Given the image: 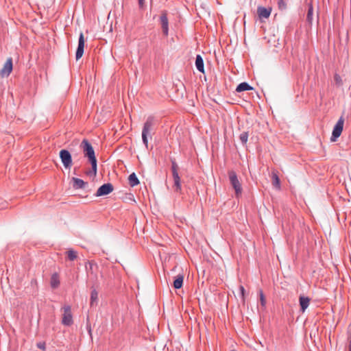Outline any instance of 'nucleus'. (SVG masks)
I'll use <instances>...</instances> for the list:
<instances>
[{"label": "nucleus", "mask_w": 351, "mask_h": 351, "mask_svg": "<svg viewBox=\"0 0 351 351\" xmlns=\"http://www.w3.org/2000/svg\"><path fill=\"white\" fill-rule=\"evenodd\" d=\"M171 172H172V176L174 182V187H175V191L177 193H182V186H181V180L178 174V169L179 167L176 161L175 158H171Z\"/></svg>", "instance_id": "f257e3e1"}, {"label": "nucleus", "mask_w": 351, "mask_h": 351, "mask_svg": "<svg viewBox=\"0 0 351 351\" xmlns=\"http://www.w3.org/2000/svg\"><path fill=\"white\" fill-rule=\"evenodd\" d=\"M154 125V117L149 116L147 117V120L143 124V130H142V141L145 146L148 147V138L147 135L150 134L151 131L153 130V126Z\"/></svg>", "instance_id": "f03ea898"}, {"label": "nucleus", "mask_w": 351, "mask_h": 351, "mask_svg": "<svg viewBox=\"0 0 351 351\" xmlns=\"http://www.w3.org/2000/svg\"><path fill=\"white\" fill-rule=\"evenodd\" d=\"M230 183L235 191V196L239 197L242 193V186L240 181L239 180L238 176L236 172L233 170H230L228 173Z\"/></svg>", "instance_id": "7ed1b4c3"}, {"label": "nucleus", "mask_w": 351, "mask_h": 351, "mask_svg": "<svg viewBox=\"0 0 351 351\" xmlns=\"http://www.w3.org/2000/svg\"><path fill=\"white\" fill-rule=\"evenodd\" d=\"M80 147L82 148V149L83 151L84 157H86L88 160V161L97 159L96 156H95L94 149H93L92 145L90 143V142L87 139H84L82 141V143L80 144Z\"/></svg>", "instance_id": "20e7f679"}, {"label": "nucleus", "mask_w": 351, "mask_h": 351, "mask_svg": "<svg viewBox=\"0 0 351 351\" xmlns=\"http://www.w3.org/2000/svg\"><path fill=\"white\" fill-rule=\"evenodd\" d=\"M61 162L66 169H70L73 165L72 156L69 151L63 149L59 152Z\"/></svg>", "instance_id": "39448f33"}, {"label": "nucleus", "mask_w": 351, "mask_h": 351, "mask_svg": "<svg viewBox=\"0 0 351 351\" xmlns=\"http://www.w3.org/2000/svg\"><path fill=\"white\" fill-rule=\"evenodd\" d=\"M343 123L344 120L342 117H341L335 124L332 130V136L330 137L331 142H335L337 139L340 136L343 131Z\"/></svg>", "instance_id": "423d86ee"}, {"label": "nucleus", "mask_w": 351, "mask_h": 351, "mask_svg": "<svg viewBox=\"0 0 351 351\" xmlns=\"http://www.w3.org/2000/svg\"><path fill=\"white\" fill-rule=\"evenodd\" d=\"M63 308L64 313L62 316V324L64 326H70L73 323L71 306H65Z\"/></svg>", "instance_id": "0eeeda50"}, {"label": "nucleus", "mask_w": 351, "mask_h": 351, "mask_svg": "<svg viewBox=\"0 0 351 351\" xmlns=\"http://www.w3.org/2000/svg\"><path fill=\"white\" fill-rule=\"evenodd\" d=\"M159 22L161 25L162 34L167 37L169 34V21L167 11L164 10L162 12L159 19Z\"/></svg>", "instance_id": "6e6552de"}, {"label": "nucleus", "mask_w": 351, "mask_h": 351, "mask_svg": "<svg viewBox=\"0 0 351 351\" xmlns=\"http://www.w3.org/2000/svg\"><path fill=\"white\" fill-rule=\"evenodd\" d=\"M114 190V186L111 183H106L99 186L95 194L96 197L104 196L110 194Z\"/></svg>", "instance_id": "1a4fd4ad"}, {"label": "nucleus", "mask_w": 351, "mask_h": 351, "mask_svg": "<svg viewBox=\"0 0 351 351\" xmlns=\"http://www.w3.org/2000/svg\"><path fill=\"white\" fill-rule=\"evenodd\" d=\"M84 45H85V40L84 34L82 32H80L79 38H78V45L75 52V59L76 60H80L83 54L84 51Z\"/></svg>", "instance_id": "9d476101"}, {"label": "nucleus", "mask_w": 351, "mask_h": 351, "mask_svg": "<svg viewBox=\"0 0 351 351\" xmlns=\"http://www.w3.org/2000/svg\"><path fill=\"white\" fill-rule=\"evenodd\" d=\"M13 69V62L12 58H8L3 64V68L0 71L1 77H8Z\"/></svg>", "instance_id": "9b49d317"}, {"label": "nucleus", "mask_w": 351, "mask_h": 351, "mask_svg": "<svg viewBox=\"0 0 351 351\" xmlns=\"http://www.w3.org/2000/svg\"><path fill=\"white\" fill-rule=\"evenodd\" d=\"M72 186L74 189H84L88 186V182H84L83 180L77 178H72Z\"/></svg>", "instance_id": "f8f14e48"}, {"label": "nucleus", "mask_w": 351, "mask_h": 351, "mask_svg": "<svg viewBox=\"0 0 351 351\" xmlns=\"http://www.w3.org/2000/svg\"><path fill=\"white\" fill-rule=\"evenodd\" d=\"M311 302V298L304 296V295H300L299 297V304L300 307V311L302 313H304V311L306 310V308L308 307Z\"/></svg>", "instance_id": "ddd939ff"}, {"label": "nucleus", "mask_w": 351, "mask_h": 351, "mask_svg": "<svg viewBox=\"0 0 351 351\" xmlns=\"http://www.w3.org/2000/svg\"><path fill=\"white\" fill-rule=\"evenodd\" d=\"M271 8H267L263 6H258L257 13L260 19H267L271 14Z\"/></svg>", "instance_id": "4468645a"}, {"label": "nucleus", "mask_w": 351, "mask_h": 351, "mask_svg": "<svg viewBox=\"0 0 351 351\" xmlns=\"http://www.w3.org/2000/svg\"><path fill=\"white\" fill-rule=\"evenodd\" d=\"M184 275L180 274L175 277L173 282V287L175 289H179L183 286Z\"/></svg>", "instance_id": "2eb2a0df"}, {"label": "nucleus", "mask_w": 351, "mask_h": 351, "mask_svg": "<svg viewBox=\"0 0 351 351\" xmlns=\"http://www.w3.org/2000/svg\"><path fill=\"white\" fill-rule=\"evenodd\" d=\"M195 66L198 71L204 73V60L201 55L197 54L195 58Z\"/></svg>", "instance_id": "dca6fc26"}, {"label": "nucleus", "mask_w": 351, "mask_h": 351, "mask_svg": "<svg viewBox=\"0 0 351 351\" xmlns=\"http://www.w3.org/2000/svg\"><path fill=\"white\" fill-rule=\"evenodd\" d=\"M254 88L251 86L247 82H241L240 83L236 88V91L238 93H241L246 90H253Z\"/></svg>", "instance_id": "f3484780"}, {"label": "nucleus", "mask_w": 351, "mask_h": 351, "mask_svg": "<svg viewBox=\"0 0 351 351\" xmlns=\"http://www.w3.org/2000/svg\"><path fill=\"white\" fill-rule=\"evenodd\" d=\"M271 182L272 185L277 189H280V180L276 172L272 171L271 173Z\"/></svg>", "instance_id": "a211bd4d"}, {"label": "nucleus", "mask_w": 351, "mask_h": 351, "mask_svg": "<svg viewBox=\"0 0 351 351\" xmlns=\"http://www.w3.org/2000/svg\"><path fill=\"white\" fill-rule=\"evenodd\" d=\"M128 182L130 186L134 187L139 184L140 182L135 173H132L128 177Z\"/></svg>", "instance_id": "6ab92c4d"}, {"label": "nucleus", "mask_w": 351, "mask_h": 351, "mask_svg": "<svg viewBox=\"0 0 351 351\" xmlns=\"http://www.w3.org/2000/svg\"><path fill=\"white\" fill-rule=\"evenodd\" d=\"M89 162L91 165V170L86 171V174L88 176L93 175L94 176H95L97 171V159H95L90 160Z\"/></svg>", "instance_id": "aec40b11"}, {"label": "nucleus", "mask_w": 351, "mask_h": 351, "mask_svg": "<svg viewBox=\"0 0 351 351\" xmlns=\"http://www.w3.org/2000/svg\"><path fill=\"white\" fill-rule=\"evenodd\" d=\"M98 302V292L95 289H93L90 292V306L97 305Z\"/></svg>", "instance_id": "412c9836"}, {"label": "nucleus", "mask_w": 351, "mask_h": 351, "mask_svg": "<svg viewBox=\"0 0 351 351\" xmlns=\"http://www.w3.org/2000/svg\"><path fill=\"white\" fill-rule=\"evenodd\" d=\"M60 285L59 277L57 274H53L51 278V287L53 289L57 288Z\"/></svg>", "instance_id": "4be33fe9"}, {"label": "nucleus", "mask_w": 351, "mask_h": 351, "mask_svg": "<svg viewBox=\"0 0 351 351\" xmlns=\"http://www.w3.org/2000/svg\"><path fill=\"white\" fill-rule=\"evenodd\" d=\"M313 8L312 4H309L308 5V12L306 15V21L309 23H312L313 20Z\"/></svg>", "instance_id": "5701e85b"}, {"label": "nucleus", "mask_w": 351, "mask_h": 351, "mask_svg": "<svg viewBox=\"0 0 351 351\" xmlns=\"http://www.w3.org/2000/svg\"><path fill=\"white\" fill-rule=\"evenodd\" d=\"M248 132H243L239 135V140L241 141L243 145H245L248 139Z\"/></svg>", "instance_id": "b1692460"}, {"label": "nucleus", "mask_w": 351, "mask_h": 351, "mask_svg": "<svg viewBox=\"0 0 351 351\" xmlns=\"http://www.w3.org/2000/svg\"><path fill=\"white\" fill-rule=\"evenodd\" d=\"M67 256L69 261H73L75 259L77 258V252L74 251L73 250H69L66 252Z\"/></svg>", "instance_id": "393cba45"}, {"label": "nucleus", "mask_w": 351, "mask_h": 351, "mask_svg": "<svg viewBox=\"0 0 351 351\" xmlns=\"http://www.w3.org/2000/svg\"><path fill=\"white\" fill-rule=\"evenodd\" d=\"M260 297V303L262 307L265 308L266 306V299L262 289L258 291Z\"/></svg>", "instance_id": "a878e982"}, {"label": "nucleus", "mask_w": 351, "mask_h": 351, "mask_svg": "<svg viewBox=\"0 0 351 351\" xmlns=\"http://www.w3.org/2000/svg\"><path fill=\"white\" fill-rule=\"evenodd\" d=\"M278 7L280 10H285L287 8V3L285 0H278Z\"/></svg>", "instance_id": "bb28decb"}, {"label": "nucleus", "mask_w": 351, "mask_h": 351, "mask_svg": "<svg viewBox=\"0 0 351 351\" xmlns=\"http://www.w3.org/2000/svg\"><path fill=\"white\" fill-rule=\"evenodd\" d=\"M348 344H347V350L348 351H351V335L348 333Z\"/></svg>", "instance_id": "cd10ccee"}, {"label": "nucleus", "mask_w": 351, "mask_h": 351, "mask_svg": "<svg viewBox=\"0 0 351 351\" xmlns=\"http://www.w3.org/2000/svg\"><path fill=\"white\" fill-rule=\"evenodd\" d=\"M239 290H240V293H241L242 299H243V300H244L245 292V288L243 286H240Z\"/></svg>", "instance_id": "c85d7f7f"}, {"label": "nucleus", "mask_w": 351, "mask_h": 351, "mask_svg": "<svg viewBox=\"0 0 351 351\" xmlns=\"http://www.w3.org/2000/svg\"><path fill=\"white\" fill-rule=\"evenodd\" d=\"M138 6L141 9H143L145 6V0H138Z\"/></svg>", "instance_id": "c756f323"}, {"label": "nucleus", "mask_w": 351, "mask_h": 351, "mask_svg": "<svg viewBox=\"0 0 351 351\" xmlns=\"http://www.w3.org/2000/svg\"><path fill=\"white\" fill-rule=\"evenodd\" d=\"M38 347L40 349L45 350V345L44 343H38Z\"/></svg>", "instance_id": "7c9ffc66"}, {"label": "nucleus", "mask_w": 351, "mask_h": 351, "mask_svg": "<svg viewBox=\"0 0 351 351\" xmlns=\"http://www.w3.org/2000/svg\"><path fill=\"white\" fill-rule=\"evenodd\" d=\"M80 166L75 167L73 169V174L77 175V171L80 169Z\"/></svg>", "instance_id": "2f4dec72"}, {"label": "nucleus", "mask_w": 351, "mask_h": 351, "mask_svg": "<svg viewBox=\"0 0 351 351\" xmlns=\"http://www.w3.org/2000/svg\"><path fill=\"white\" fill-rule=\"evenodd\" d=\"M339 76H338L337 75H336L335 76V78L336 81L339 80Z\"/></svg>", "instance_id": "473e14b6"}, {"label": "nucleus", "mask_w": 351, "mask_h": 351, "mask_svg": "<svg viewBox=\"0 0 351 351\" xmlns=\"http://www.w3.org/2000/svg\"><path fill=\"white\" fill-rule=\"evenodd\" d=\"M348 257L350 258V261H351V255L349 254Z\"/></svg>", "instance_id": "72a5a7b5"}, {"label": "nucleus", "mask_w": 351, "mask_h": 351, "mask_svg": "<svg viewBox=\"0 0 351 351\" xmlns=\"http://www.w3.org/2000/svg\"><path fill=\"white\" fill-rule=\"evenodd\" d=\"M346 38H347V39H348V33H347Z\"/></svg>", "instance_id": "f704fd0d"}]
</instances>
